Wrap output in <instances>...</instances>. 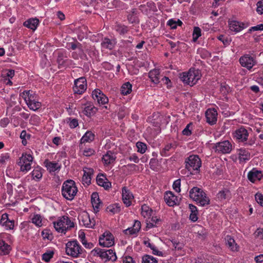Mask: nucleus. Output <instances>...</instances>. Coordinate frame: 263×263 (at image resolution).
I'll list each match as a JSON object with an SVG mask.
<instances>
[{"label": "nucleus", "mask_w": 263, "mask_h": 263, "mask_svg": "<svg viewBox=\"0 0 263 263\" xmlns=\"http://www.w3.org/2000/svg\"><path fill=\"white\" fill-rule=\"evenodd\" d=\"M191 199L196 202L200 206H204L209 205L210 202L209 198L202 189L198 187H193L189 191Z\"/></svg>", "instance_id": "f257e3e1"}, {"label": "nucleus", "mask_w": 263, "mask_h": 263, "mask_svg": "<svg viewBox=\"0 0 263 263\" xmlns=\"http://www.w3.org/2000/svg\"><path fill=\"white\" fill-rule=\"evenodd\" d=\"M78 192L75 182L71 179L64 182L62 187V194L67 200H72Z\"/></svg>", "instance_id": "f03ea898"}, {"label": "nucleus", "mask_w": 263, "mask_h": 263, "mask_svg": "<svg viewBox=\"0 0 263 263\" xmlns=\"http://www.w3.org/2000/svg\"><path fill=\"white\" fill-rule=\"evenodd\" d=\"M185 168L189 171H198L201 166V161L197 155H191L185 161Z\"/></svg>", "instance_id": "7ed1b4c3"}, {"label": "nucleus", "mask_w": 263, "mask_h": 263, "mask_svg": "<svg viewBox=\"0 0 263 263\" xmlns=\"http://www.w3.org/2000/svg\"><path fill=\"white\" fill-rule=\"evenodd\" d=\"M33 157L30 154H23L17 162L20 166L21 171L26 172L31 169V163L32 162Z\"/></svg>", "instance_id": "20e7f679"}, {"label": "nucleus", "mask_w": 263, "mask_h": 263, "mask_svg": "<svg viewBox=\"0 0 263 263\" xmlns=\"http://www.w3.org/2000/svg\"><path fill=\"white\" fill-rule=\"evenodd\" d=\"M213 149L216 153L227 154L232 151V145L229 141L225 140L215 144Z\"/></svg>", "instance_id": "39448f33"}, {"label": "nucleus", "mask_w": 263, "mask_h": 263, "mask_svg": "<svg viewBox=\"0 0 263 263\" xmlns=\"http://www.w3.org/2000/svg\"><path fill=\"white\" fill-rule=\"evenodd\" d=\"M87 82L85 77H81L74 80L73 90L74 93L81 95L86 90Z\"/></svg>", "instance_id": "423d86ee"}, {"label": "nucleus", "mask_w": 263, "mask_h": 263, "mask_svg": "<svg viewBox=\"0 0 263 263\" xmlns=\"http://www.w3.org/2000/svg\"><path fill=\"white\" fill-rule=\"evenodd\" d=\"M114 237L109 232L104 233L99 238V245L104 247H110L114 243Z\"/></svg>", "instance_id": "0eeeda50"}, {"label": "nucleus", "mask_w": 263, "mask_h": 263, "mask_svg": "<svg viewBox=\"0 0 263 263\" xmlns=\"http://www.w3.org/2000/svg\"><path fill=\"white\" fill-rule=\"evenodd\" d=\"M239 62L242 67L250 70L256 64L255 59L249 54H245L239 59Z\"/></svg>", "instance_id": "6e6552de"}, {"label": "nucleus", "mask_w": 263, "mask_h": 263, "mask_svg": "<svg viewBox=\"0 0 263 263\" xmlns=\"http://www.w3.org/2000/svg\"><path fill=\"white\" fill-rule=\"evenodd\" d=\"M92 97L94 100H97L99 104L104 105L108 103V98L98 89H95L92 92Z\"/></svg>", "instance_id": "1a4fd4ad"}, {"label": "nucleus", "mask_w": 263, "mask_h": 263, "mask_svg": "<svg viewBox=\"0 0 263 263\" xmlns=\"http://www.w3.org/2000/svg\"><path fill=\"white\" fill-rule=\"evenodd\" d=\"M164 199L166 203L170 206H173L175 205L179 204V200L177 196L171 191L165 192Z\"/></svg>", "instance_id": "9d476101"}, {"label": "nucleus", "mask_w": 263, "mask_h": 263, "mask_svg": "<svg viewBox=\"0 0 263 263\" xmlns=\"http://www.w3.org/2000/svg\"><path fill=\"white\" fill-rule=\"evenodd\" d=\"M79 220L87 228H93L95 226V220L90 219L89 215L87 213H84L81 215L79 217Z\"/></svg>", "instance_id": "9b49d317"}, {"label": "nucleus", "mask_w": 263, "mask_h": 263, "mask_svg": "<svg viewBox=\"0 0 263 263\" xmlns=\"http://www.w3.org/2000/svg\"><path fill=\"white\" fill-rule=\"evenodd\" d=\"M217 112L215 109H209L205 112L206 122L212 125L217 122Z\"/></svg>", "instance_id": "f8f14e48"}, {"label": "nucleus", "mask_w": 263, "mask_h": 263, "mask_svg": "<svg viewBox=\"0 0 263 263\" xmlns=\"http://www.w3.org/2000/svg\"><path fill=\"white\" fill-rule=\"evenodd\" d=\"M133 198L134 196L131 192L126 186L123 187L122 188V199L124 203L127 206L130 205L131 200Z\"/></svg>", "instance_id": "ddd939ff"}, {"label": "nucleus", "mask_w": 263, "mask_h": 263, "mask_svg": "<svg viewBox=\"0 0 263 263\" xmlns=\"http://www.w3.org/2000/svg\"><path fill=\"white\" fill-rule=\"evenodd\" d=\"M249 134L247 130L243 127L237 129L235 133V137L237 139L242 142L246 141L248 137Z\"/></svg>", "instance_id": "4468645a"}, {"label": "nucleus", "mask_w": 263, "mask_h": 263, "mask_svg": "<svg viewBox=\"0 0 263 263\" xmlns=\"http://www.w3.org/2000/svg\"><path fill=\"white\" fill-rule=\"evenodd\" d=\"M91 203L95 212L97 213L99 211V207L102 202L100 201L99 194L97 192H93L91 196Z\"/></svg>", "instance_id": "2eb2a0df"}, {"label": "nucleus", "mask_w": 263, "mask_h": 263, "mask_svg": "<svg viewBox=\"0 0 263 263\" xmlns=\"http://www.w3.org/2000/svg\"><path fill=\"white\" fill-rule=\"evenodd\" d=\"M0 223L2 226H5L7 230H12L14 228V221L8 218V215L6 213L2 215Z\"/></svg>", "instance_id": "dca6fc26"}, {"label": "nucleus", "mask_w": 263, "mask_h": 263, "mask_svg": "<svg viewBox=\"0 0 263 263\" xmlns=\"http://www.w3.org/2000/svg\"><path fill=\"white\" fill-rule=\"evenodd\" d=\"M229 27L231 30L238 32L247 27V26L243 23L232 21L229 22Z\"/></svg>", "instance_id": "f3484780"}, {"label": "nucleus", "mask_w": 263, "mask_h": 263, "mask_svg": "<svg viewBox=\"0 0 263 263\" xmlns=\"http://www.w3.org/2000/svg\"><path fill=\"white\" fill-rule=\"evenodd\" d=\"M102 256H103V259H105V261H107L108 260L115 261L117 259L116 253L112 249H104Z\"/></svg>", "instance_id": "a211bd4d"}, {"label": "nucleus", "mask_w": 263, "mask_h": 263, "mask_svg": "<svg viewBox=\"0 0 263 263\" xmlns=\"http://www.w3.org/2000/svg\"><path fill=\"white\" fill-rule=\"evenodd\" d=\"M261 177V172L255 168L250 171L248 174V178L252 182H254L256 180H260Z\"/></svg>", "instance_id": "6ab92c4d"}, {"label": "nucleus", "mask_w": 263, "mask_h": 263, "mask_svg": "<svg viewBox=\"0 0 263 263\" xmlns=\"http://www.w3.org/2000/svg\"><path fill=\"white\" fill-rule=\"evenodd\" d=\"M189 85L190 86L195 85L198 80L200 79L198 71L197 70L193 71L190 70L189 71Z\"/></svg>", "instance_id": "aec40b11"}, {"label": "nucleus", "mask_w": 263, "mask_h": 263, "mask_svg": "<svg viewBox=\"0 0 263 263\" xmlns=\"http://www.w3.org/2000/svg\"><path fill=\"white\" fill-rule=\"evenodd\" d=\"M55 230L59 233H64L67 231V229L64 226V221L63 217L57 221L53 222Z\"/></svg>", "instance_id": "412c9836"}, {"label": "nucleus", "mask_w": 263, "mask_h": 263, "mask_svg": "<svg viewBox=\"0 0 263 263\" xmlns=\"http://www.w3.org/2000/svg\"><path fill=\"white\" fill-rule=\"evenodd\" d=\"M148 76L152 82L154 83L157 84L160 82L159 79L160 76L159 69H154L151 70L148 73Z\"/></svg>", "instance_id": "4be33fe9"}, {"label": "nucleus", "mask_w": 263, "mask_h": 263, "mask_svg": "<svg viewBox=\"0 0 263 263\" xmlns=\"http://www.w3.org/2000/svg\"><path fill=\"white\" fill-rule=\"evenodd\" d=\"M44 163L45 164L47 170H48L50 173L54 172L61 168V165L55 162H51L49 161L48 160H46Z\"/></svg>", "instance_id": "5701e85b"}, {"label": "nucleus", "mask_w": 263, "mask_h": 263, "mask_svg": "<svg viewBox=\"0 0 263 263\" xmlns=\"http://www.w3.org/2000/svg\"><path fill=\"white\" fill-rule=\"evenodd\" d=\"M11 250L10 245L3 240L0 239V255H4L8 254Z\"/></svg>", "instance_id": "b1692460"}, {"label": "nucleus", "mask_w": 263, "mask_h": 263, "mask_svg": "<svg viewBox=\"0 0 263 263\" xmlns=\"http://www.w3.org/2000/svg\"><path fill=\"white\" fill-rule=\"evenodd\" d=\"M39 20L36 18H30L24 23V25L33 30H34L37 28L39 24Z\"/></svg>", "instance_id": "393cba45"}, {"label": "nucleus", "mask_w": 263, "mask_h": 263, "mask_svg": "<svg viewBox=\"0 0 263 263\" xmlns=\"http://www.w3.org/2000/svg\"><path fill=\"white\" fill-rule=\"evenodd\" d=\"M137 9L134 8L129 13L127 16L129 23L131 24H138L139 23L138 17L137 16Z\"/></svg>", "instance_id": "a878e982"}, {"label": "nucleus", "mask_w": 263, "mask_h": 263, "mask_svg": "<svg viewBox=\"0 0 263 263\" xmlns=\"http://www.w3.org/2000/svg\"><path fill=\"white\" fill-rule=\"evenodd\" d=\"M93 170L88 168V171H84V175L82 177V182L84 184H86L87 185L91 183V175L93 174Z\"/></svg>", "instance_id": "bb28decb"}, {"label": "nucleus", "mask_w": 263, "mask_h": 263, "mask_svg": "<svg viewBox=\"0 0 263 263\" xmlns=\"http://www.w3.org/2000/svg\"><path fill=\"white\" fill-rule=\"evenodd\" d=\"M189 209L191 211L190 219L193 222L196 221L198 220V210L197 207L192 204H190Z\"/></svg>", "instance_id": "cd10ccee"}, {"label": "nucleus", "mask_w": 263, "mask_h": 263, "mask_svg": "<svg viewBox=\"0 0 263 263\" xmlns=\"http://www.w3.org/2000/svg\"><path fill=\"white\" fill-rule=\"evenodd\" d=\"M231 197V193L228 189H224L219 191L217 194V198L220 200L229 199Z\"/></svg>", "instance_id": "c85d7f7f"}, {"label": "nucleus", "mask_w": 263, "mask_h": 263, "mask_svg": "<svg viewBox=\"0 0 263 263\" xmlns=\"http://www.w3.org/2000/svg\"><path fill=\"white\" fill-rule=\"evenodd\" d=\"M95 138V134L91 131H87L80 140L81 144L92 141Z\"/></svg>", "instance_id": "c756f323"}, {"label": "nucleus", "mask_w": 263, "mask_h": 263, "mask_svg": "<svg viewBox=\"0 0 263 263\" xmlns=\"http://www.w3.org/2000/svg\"><path fill=\"white\" fill-rule=\"evenodd\" d=\"M116 157H114V154L110 151H108L106 154H105L102 160L105 164L108 165L112 163L115 160Z\"/></svg>", "instance_id": "7c9ffc66"}, {"label": "nucleus", "mask_w": 263, "mask_h": 263, "mask_svg": "<svg viewBox=\"0 0 263 263\" xmlns=\"http://www.w3.org/2000/svg\"><path fill=\"white\" fill-rule=\"evenodd\" d=\"M79 238L82 243L86 248L91 249L93 247V245L91 242H87L85 238V234L83 231H80L79 234Z\"/></svg>", "instance_id": "2f4dec72"}, {"label": "nucleus", "mask_w": 263, "mask_h": 263, "mask_svg": "<svg viewBox=\"0 0 263 263\" xmlns=\"http://www.w3.org/2000/svg\"><path fill=\"white\" fill-rule=\"evenodd\" d=\"M226 244L228 245L229 248L232 250L235 251L237 250V244L235 243V241L233 237L231 236L227 235L226 238Z\"/></svg>", "instance_id": "473e14b6"}, {"label": "nucleus", "mask_w": 263, "mask_h": 263, "mask_svg": "<svg viewBox=\"0 0 263 263\" xmlns=\"http://www.w3.org/2000/svg\"><path fill=\"white\" fill-rule=\"evenodd\" d=\"M67 57L65 53L62 52H58L57 61L58 63L59 68H60L61 66H64L65 65V62L67 60Z\"/></svg>", "instance_id": "72a5a7b5"}, {"label": "nucleus", "mask_w": 263, "mask_h": 263, "mask_svg": "<svg viewBox=\"0 0 263 263\" xmlns=\"http://www.w3.org/2000/svg\"><path fill=\"white\" fill-rule=\"evenodd\" d=\"M132 85L129 82H126L123 84L121 87V93L123 95H127L132 91Z\"/></svg>", "instance_id": "f704fd0d"}, {"label": "nucleus", "mask_w": 263, "mask_h": 263, "mask_svg": "<svg viewBox=\"0 0 263 263\" xmlns=\"http://www.w3.org/2000/svg\"><path fill=\"white\" fill-rule=\"evenodd\" d=\"M42 171V169L41 167L39 166L36 167L31 173L32 178L33 179H37V180L41 179L43 176Z\"/></svg>", "instance_id": "c9c22d12"}, {"label": "nucleus", "mask_w": 263, "mask_h": 263, "mask_svg": "<svg viewBox=\"0 0 263 263\" xmlns=\"http://www.w3.org/2000/svg\"><path fill=\"white\" fill-rule=\"evenodd\" d=\"M66 253L68 255H70L72 257H77L78 254L81 253L79 250H77L72 246H66Z\"/></svg>", "instance_id": "e433bc0d"}, {"label": "nucleus", "mask_w": 263, "mask_h": 263, "mask_svg": "<svg viewBox=\"0 0 263 263\" xmlns=\"http://www.w3.org/2000/svg\"><path fill=\"white\" fill-rule=\"evenodd\" d=\"M97 110H98L97 108L95 107V106H92L91 105H89V106H87L84 108V113L86 116H87L88 117H90L91 115L96 114V112L97 111Z\"/></svg>", "instance_id": "4c0bfd02"}, {"label": "nucleus", "mask_w": 263, "mask_h": 263, "mask_svg": "<svg viewBox=\"0 0 263 263\" xmlns=\"http://www.w3.org/2000/svg\"><path fill=\"white\" fill-rule=\"evenodd\" d=\"M174 149V147L171 144H167L160 151V154L162 157H168L170 155V151Z\"/></svg>", "instance_id": "58836bf2"}, {"label": "nucleus", "mask_w": 263, "mask_h": 263, "mask_svg": "<svg viewBox=\"0 0 263 263\" xmlns=\"http://www.w3.org/2000/svg\"><path fill=\"white\" fill-rule=\"evenodd\" d=\"M30 109L35 111L40 108L41 106V103L34 100V101L26 102Z\"/></svg>", "instance_id": "ea45409f"}, {"label": "nucleus", "mask_w": 263, "mask_h": 263, "mask_svg": "<svg viewBox=\"0 0 263 263\" xmlns=\"http://www.w3.org/2000/svg\"><path fill=\"white\" fill-rule=\"evenodd\" d=\"M102 47L104 48L112 49L114 47V44L108 38L105 37L103 39L102 43Z\"/></svg>", "instance_id": "a19ab883"}, {"label": "nucleus", "mask_w": 263, "mask_h": 263, "mask_svg": "<svg viewBox=\"0 0 263 263\" xmlns=\"http://www.w3.org/2000/svg\"><path fill=\"white\" fill-rule=\"evenodd\" d=\"M239 160L240 161L248 160L250 159V154L245 149H239Z\"/></svg>", "instance_id": "79ce46f5"}, {"label": "nucleus", "mask_w": 263, "mask_h": 263, "mask_svg": "<svg viewBox=\"0 0 263 263\" xmlns=\"http://www.w3.org/2000/svg\"><path fill=\"white\" fill-rule=\"evenodd\" d=\"M141 214L144 217L151 216L153 212V210L146 204H143L141 206Z\"/></svg>", "instance_id": "37998d69"}, {"label": "nucleus", "mask_w": 263, "mask_h": 263, "mask_svg": "<svg viewBox=\"0 0 263 263\" xmlns=\"http://www.w3.org/2000/svg\"><path fill=\"white\" fill-rule=\"evenodd\" d=\"M120 206L118 203L110 205L107 206L106 209L107 211L110 212L113 214L119 213L120 211Z\"/></svg>", "instance_id": "c03bdc74"}, {"label": "nucleus", "mask_w": 263, "mask_h": 263, "mask_svg": "<svg viewBox=\"0 0 263 263\" xmlns=\"http://www.w3.org/2000/svg\"><path fill=\"white\" fill-rule=\"evenodd\" d=\"M116 31L121 35H124L127 33L129 29L128 27L125 25H118L116 26Z\"/></svg>", "instance_id": "a18cd8bd"}, {"label": "nucleus", "mask_w": 263, "mask_h": 263, "mask_svg": "<svg viewBox=\"0 0 263 263\" xmlns=\"http://www.w3.org/2000/svg\"><path fill=\"white\" fill-rule=\"evenodd\" d=\"M142 263H157V260L153 256L145 255L142 257Z\"/></svg>", "instance_id": "49530a36"}, {"label": "nucleus", "mask_w": 263, "mask_h": 263, "mask_svg": "<svg viewBox=\"0 0 263 263\" xmlns=\"http://www.w3.org/2000/svg\"><path fill=\"white\" fill-rule=\"evenodd\" d=\"M66 122L68 123L71 128H74L79 125L78 120L75 118H67L66 119Z\"/></svg>", "instance_id": "de8ad7c7"}, {"label": "nucleus", "mask_w": 263, "mask_h": 263, "mask_svg": "<svg viewBox=\"0 0 263 263\" xmlns=\"http://www.w3.org/2000/svg\"><path fill=\"white\" fill-rule=\"evenodd\" d=\"M54 252L53 251H49L42 255V260L45 262H49L53 257Z\"/></svg>", "instance_id": "09e8293b"}, {"label": "nucleus", "mask_w": 263, "mask_h": 263, "mask_svg": "<svg viewBox=\"0 0 263 263\" xmlns=\"http://www.w3.org/2000/svg\"><path fill=\"white\" fill-rule=\"evenodd\" d=\"M26 92V96H27L26 102H31L36 100V95L32 90H28Z\"/></svg>", "instance_id": "8fccbe9b"}, {"label": "nucleus", "mask_w": 263, "mask_h": 263, "mask_svg": "<svg viewBox=\"0 0 263 263\" xmlns=\"http://www.w3.org/2000/svg\"><path fill=\"white\" fill-rule=\"evenodd\" d=\"M137 147L138 148V152L141 154H143L145 152L147 148L146 145L141 142H138L136 144Z\"/></svg>", "instance_id": "3c124183"}, {"label": "nucleus", "mask_w": 263, "mask_h": 263, "mask_svg": "<svg viewBox=\"0 0 263 263\" xmlns=\"http://www.w3.org/2000/svg\"><path fill=\"white\" fill-rule=\"evenodd\" d=\"M63 218L64 221V225L65 224L67 226V227H66L67 230L68 229H71L74 227V223L70 220V218L68 217L64 216H63Z\"/></svg>", "instance_id": "603ef678"}, {"label": "nucleus", "mask_w": 263, "mask_h": 263, "mask_svg": "<svg viewBox=\"0 0 263 263\" xmlns=\"http://www.w3.org/2000/svg\"><path fill=\"white\" fill-rule=\"evenodd\" d=\"M103 251L104 249L96 248L91 251V253L94 256H99L103 259V256H102V255L103 253Z\"/></svg>", "instance_id": "864d4df0"}, {"label": "nucleus", "mask_w": 263, "mask_h": 263, "mask_svg": "<svg viewBox=\"0 0 263 263\" xmlns=\"http://www.w3.org/2000/svg\"><path fill=\"white\" fill-rule=\"evenodd\" d=\"M32 223H34L37 226H41L42 225V219L40 215H35L32 219Z\"/></svg>", "instance_id": "5fc2aeb1"}, {"label": "nucleus", "mask_w": 263, "mask_h": 263, "mask_svg": "<svg viewBox=\"0 0 263 263\" xmlns=\"http://www.w3.org/2000/svg\"><path fill=\"white\" fill-rule=\"evenodd\" d=\"M180 185H181V180L180 179H179L175 180L174 182L173 187L174 190L176 192L179 193L181 191Z\"/></svg>", "instance_id": "6e6d98bb"}, {"label": "nucleus", "mask_w": 263, "mask_h": 263, "mask_svg": "<svg viewBox=\"0 0 263 263\" xmlns=\"http://www.w3.org/2000/svg\"><path fill=\"white\" fill-rule=\"evenodd\" d=\"M104 177H105L103 174H99L97 176L96 178V181L99 185L102 186V185L104 184L105 180H107L106 178L104 179Z\"/></svg>", "instance_id": "4d7b16f0"}, {"label": "nucleus", "mask_w": 263, "mask_h": 263, "mask_svg": "<svg viewBox=\"0 0 263 263\" xmlns=\"http://www.w3.org/2000/svg\"><path fill=\"white\" fill-rule=\"evenodd\" d=\"M66 246H72V247L77 249V250H81V246L79 244L77 240H73L71 241H69L67 244Z\"/></svg>", "instance_id": "13d9d810"}, {"label": "nucleus", "mask_w": 263, "mask_h": 263, "mask_svg": "<svg viewBox=\"0 0 263 263\" xmlns=\"http://www.w3.org/2000/svg\"><path fill=\"white\" fill-rule=\"evenodd\" d=\"M180 79L184 83L189 85V72H183L182 74H181Z\"/></svg>", "instance_id": "bf43d9fd"}, {"label": "nucleus", "mask_w": 263, "mask_h": 263, "mask_svg": "<svg viewBox=\"0 0 263 263\" xmlns=\"http://www.w3.org/2000/svg\"><path fill=\"white\" fill-rule=\"evenodd\" d=\"M262 31L263 30V24H260L259 25H257L255 26H253L251 27L249 30L248 33H251L252 31Z\"/></svg>", "instance_id": "052dcab7"}, {"label": "nucleus", "mask_w": 263, "mask_h": 263, "mask_svg": "<svg viewBox=\"0 0 263 263\" xmlns=\"http://www.w3.org/2000/svg\"><path fill=\"white\" fill-rule=\"evenodd\" d=\"M42 236L43 239H47L48 240H51L52 236L49 233L48 230H44L42 232Z\"/></svg>", "instance_id": "680f3d73"}, {"label": "nucleus", "mask_w": 263, "mask_h": 263, "mask_svg": "<svg viewBox=\"0 0 263 263\" xmlns=\"http://www.w3.org/2000/svg\"><path fill=\"white\" fill-rule=\"evenodd\" d=\"M218 39L221 41L225 46H228L230 44V40L227 37H226L223 35H220L218 37Z\"/></svg>", "instance_id": "e2e57ef3"}, {"label": "nucleus", "mask_w": 263, "mask_h": 263, "mask_svg": "<svg viewBox=\"0 0 263 263\" xmlns=\"http://www.w3.org/2000/svg\"><path fill=\"white\" fill-rule=\"evenodd\" d=\"M69 45H70L71 49L72 50H75L77 48H78L81 51L83 50L82 44L78 42H77L76 43H70Z\"/></svg>", "instance_id": "0e129e2a"}, {"label": "nucleus", "mask_w": 263, "mask_h": 263, "mask_svg": "<svg viewBox=\"0 0 263 263\" xmlns=\"http://www.w3.org/2000/svg\"><path fill=\"white\" fill-rule=\"evenodd\" d=\"M256 201L263 206V195L260 193H256L255 196Z\"/></svg>", "instance_id": "69168bd1"}, {"label": "nucleus", "mask_w": 263, "mask_h": 263, "mask_svg": "<svg viewBox=\"0 0 263 263\" xmlns=\"http://www.w3.org/2000/svg\"><path fill=\"white\" fill-rule=\"evenodd\" d=\"M123 263H136L133 258L130 256H126L123 258Z\"/></svg>", "instance_id": "338daca9"}, {"label": "nucleus", "mask_w": 263, "mask_h": 263, "mask_svg": "<svg viewBox=\"0 0 263 263\" xmlns=\"http://www.w3.org/2000/svg\"><path fill=\"white\" fill-rule=\"evenodd\" d=\"M256 11L259 14H261L263 13V2H258Z\"/></svg>", "instance_id": "774afa93"}]
</instances>
